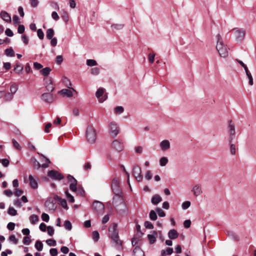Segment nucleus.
<instances>
[{
    "label": "nucleus",
    "instance_id": "41",
    "mask_svg": "<svg viewBox=\"0 0 256 256\" xmlns=\"http://www.w3.org/2000/svg\"><path fill=\"white\" fill-rule=\"evenodd\" d=\"M65 228L68 230H70L72 228L71 222L69 220H66L64 224Z\"/></svg>",
    "mask_w": 256,
    "mask_h": 256
},
{
    "label": "nucleus",
    "instance_id": "36",
    "mask_svg": "<svg viewBox=\"0 0 256 256\" xmlns=\"http://www.w3.org/2000/svg\"><path fill=\"white\" fill-rule=\"evenodd\" d=\"M67 178L70 184H77V180L72 176L68 174Z\"/></svg>",
    "mask_w": 256,
    "mask_h": 256
},
{
    "label": "nucleus",
    "instance_id": "23",
    "mask_svg": "<svg viewBox=\"0 0 256 256\" xmlns=\"http://www.w3.org/2000/svg\"><path fill=\"white\" fill-rule=\"evenodd\" d=\"M134 256H144V253L138 246L135 247L133 250Z\"/></svg>",
    "mask_w": 256,
    "mask_h": 256
},
{
    "label": "nucleus",
    "instance_id": "37",
    "mask_svg": "<svg viewBox=\"0 0 256 256\" xmlns=\"http://www.w3.org/2000/svg\"><path fill=\"white\" fill-rule=\"evenodd\" d=\"M65 194L66 196V198H68V200L70 202H74V198L68 192V190H66L65 192Z\"/></svg>",
    "mask_w": 256,
    "mask_h": 256
},
{
    "label": "nucleus",
    "instance_id": "59",
    "mask_svg": "<svg viewBox=\"0 0 256 256\" xmlns=\"http://www.w3.org/2000/svg\"><path fill=\"white\" fill-rule=\"evenodd\" d=\"M25 28L24 26L22 24H20L18 26V32L19 34H23L24 32Z\"/></svg>",
    "mask_w": 256,
    "mask_h": 256
},
{
    "label": "nucleus",
    "instance_id": "48",
    "mask_svg": "<svg viewBox=\"0 0 256 256\" xmlns=\"http://www.w3.org/2000/svg\"><path fill=\"white\" fill-rule=\"evenodd\" d=\"M46 242L50 246H54L56 244V241L53 239H48L46 240Z\"/></svg>",
    "mask_w": 256,
    "mask_h": 256
},
{
    "label": "nucleus",
    "instance_id": "34",
    "mask_svg": "<svg viewBox=\"0 0 256 256\" xmlns=\"http://www.w3.org/2000/svg\"><path fill=\"white\" fill-rule=\"evenodd\" d=\"M35 248L38 251H42L43 248L42 243L40 241H36L35 244Z\"/></svg>",
    "mask_w": 256,
    "mask_h": 256
},
{
    "label": "nucleus",
    "instance_id": "6",
    "mask_svg": "<svg viewBox=\"0 0 256 256\" xmlns=\"http://www.w3.org/2000/svg\"><path fill=\"white\" fill-rule=\"evenodd\" d=\"M234 38L236 42H241L244 38L246 34L245 30L242 28H234L232 30Z\"/></svg>",
    "mask_w": 256,
    "mask_h": 256
},
{
    "label": "nucleus",
    "instance_id": "28",
    "mask_svg": "<svg viewBox=\"0 0 256 256\" xmlns=\"http://www.w3.org/2000/svg\"><path fill=\"white\" fill-rule=\"evenodd\" d=\"M56 198L60 200V204H61V206H62V207L64 208H65V209H67L68 208V205H67V202H66V200L64 199H62L60 198H59L58 196H56Z\"/></svg>",
    "mask_w": 256,
    "mask_h": 256
},
{
    "label": "nucleus",
    "instance_id": "54",
    "mask_svg": "<svg viewBox=\"0 0 256 256\" xmlns=\"http://www.w3.org/2000/svg\"><path fill=\"white\" fill-rule=\"evenodd\" d=\"M100 72V69L98 68L95 67L91 69V74L94 75H98Z\"/></svg>",
    "mask_w": 256,
    "mask_h": 256
},
{
    "label": "nucleus",
    "instance_id": "3",
    "mask_svg": "<svg viewBox=\"0 0 256 256\" xmlns=\"http://www.w3.org/2000/svg\"><path fill=\"white\" fill-rule=\"evenodd\" d=\"M86 137L90 144H94L96 142V130L92 126H88L86 128Z\"/></svg>",
    "mask_w": 256,
    "mask_h": 256
},
{
    "label": "nucleus",
    "instance_id": "44",
    "mask_svg": "<svg viewBox=\"0 0 256 256\" xmlns=\"http://www.w3.org/2000/svg\"><path fill=\"white\" fill-rule=\"evenodd\" d=\"M150 218L152 220H156L157 219V215L156 212L152 210L150 213Z\"/></svg>",
    "mask_w": 256,
    "mask_h": 256
},
{
    "label": "nucleus",
    "instance_id": "43",
    "mask_svg": "<svg viewBox=\"0 0 256 256\" xmlns=\"http://www.w3.org/2000/svg\"><path fill=\"white\" fill-rule=\"evenodd\" d=\"M86 64L90 66H95L97 64V62L94 60L88 59L86 60Z\"/></svg>",
    "mask_w": 256,
    "mask_h": 256
},
{
    "label": "nucleus",
    "instance_id": "39",
    "mask_svg": "<svg viewBox=\"0 0 256 256\" xmlns=\"http://www.w3.org/2000/svg\"><path fill=\"white\" fill-rule=\"evenodd\" d=\"M168 162V159L166 157H162L160 160V164L162 166H165Z\"/></svg>",
    "mask_w": 256,
    "mask_h": 256
},
{
    "label": "nucleus",
    "instance_id": "57",
    "mask_svg": "<svg viewBox=\"0 0 256 256\" xmlns=\"http://www.w3.org/2000/svg\"><path fill=\"white\" fill-rule=\"evenodd\" d=\"M63 61V58L62 56L59 55L56 56V62L58 64H60Z\"/></svg>",
    "mask_w": 256,
    "mask_h": 256
},
{
    "label": "nucleus",
    "instance_id": "42",
    "mask_svg": "<svg viewBox=\"0 0 256 256\" xmlns=\"http://www.w3.org/2000/svg\"><path fill=\"white\" fill-rule=\"evenodd\" d=\"M12 143L13 146L15 148H16L18 150H21L22 147L20 146L18 142L15 139L13 138L12 140Z\"/></svg>",
    "mask_w": 256,
    "mask_h": 256
},
{
    "label": "nucleus",
    "instance_id": "56",
    "mask_svg": "<svg viewBox=\"0 0 256 256\" xmlns=\"http://www.w3.org/2000/svg\"><path fill=\"white\" fill-rule=\"evenodd\" d=\"M43 67L42 65L38 62H34V68L35 70H39Z\"/></svg>",
    "mask_w": 256,
    "mask_h": 256
},
{
    "label": "nucleus",
    "instance_id": "7",
    "mask_svg": "<svg viewBox=\"0 0 256 256\" xmlns=\"http://www.w3.org/2000/svg\"><path fill=\"white\" fill-rule=\"evenodd\" d=\"M92 208L95 213L102 214L104 212V206L102 202L95 200L92 204Z\"/></svg>",
    "mask_w": 256,
    "mask_h": 256
},
{
    "label": "nucleus",
    "instance_id": "25",
    "mask_svg": "<svg viewBox=\"0 0 256 256\" xmlns=\"http://www.w3.org/2000/svg\"><path fill=\"white\" fill-rule=\"evenodd\" d=\"M54 34V30L52 28H48L46 32V37L48 40H50L53 38Z\"/></svg>",
    "mask_w": 256,
    "mask_h": 256
},
{
    "label": "nucleus",
    "instance_id": "40",
    "mask_svg": "<svg viewBox=\"0 0 256 256\" xmlns=\"http://www.w3.org/2000/svg\"><path fill=\"white\" fill-rule=\"evenodd\" d=\"M124 111V108L122 106H118L114 108V112L116 114H121Z\"/></svg>",
    "mask_w": 256,
    "mask_h": 256
},
{
    "label": "nucleus",
    "instance_id": "24",
    "mask_svg": "<svg viewBox=\"0 0 256 256\" xmlns=\"http://www.w3.org/2000/svg\"><path fill=\"white\" fill-rule=\"evenodd\" d=\"M157 235V232L155 231H153L152 232V234H148V238L150 241V244H154L156 240V236Z\"/></svg>",
    "mask_w": 256,
    "mask_h": 256
},
{
    "label": "nucleus",
    "instance_id": "20",
    "mask_svg": "<svg viewBox=\"0 0 256 256\" xmlns=\"http://www.w3.org/2000/svg\"><path fill=\"white\" fill-rule=\"evenodd\" d=\"M48 92H52L54 88V84L53 81H46L44 84Z\"/></svg>",
    "mask_w": 256,
    "mask_h": 256
},
{
    "label": "nucleus",
    "instance_id": "29",
    "mask_svg": "<svg viewBox=\"0 0 256 256\" xmlns=\"http://www.w3.org/2000/svg\"><path fill=\"white\" fill-rule=\"evenodd\" d=\"M228 236L232 238V240H234L235 241H238L239 240V237L238 236L234 233V232H228Z\"/></svg>",
    "mask_w": 256,
    "mask_h": 256
},
{
    "label": "nucleus",
    "instance_id": "63",
    "mask_svg": "<svg viewBox=\"0 0 256 256\" xmlns=\"http://www.w3.org/2000/svg\"><path fill=\"white\" fill-rule=\"evenodd\" d=\"M33 166L35 168H39L42 166V165L40 162L36 159L33 162Z\"/></svg>",
    "mask_w": 256,
    "mask_h": 256
},
{
    "label": "nucleus",
    "instance_id": "47",
    "mask_svg": "<svg viewBox=\"0 0 256 256\" xmlns=\"http://www.w3.org/2000/svg\"><path fill=\"white\" fill-rule=\"evenodd\" d=\"M62 18L65 22H67L69 19L68 13L64 11L62 14Z\"/></svg>",
    "mask_w": 256,
    "mask_h": 256
},
{
    "label": "nucleus",
    "instance_id": "19",
    "mask_svg": "<svg viewBox=\"0 0 256 256\" xmlns=\"http://www.w3.org/2000/svg\"><path fill=\"white\" fill-rule=\"evenodd\" d=\"M0 15L2 19L8 22H10L12 21L10 15L6 11H2Z\"/></svg>",
    "mask_w": 256,
    "mask_h": 256
},
{
    "label": "nucleus",
    "instance_id": "1",
    "mask_svg": "<svg viewBox=\"0 0 256 256\" xmlns=\"http://www.w3.org/2000/svg\"><path fill=\"white\" fill-rule=\"evenodd\" d=\"M117 228V224L113 223L112 225L109 227L108 230L110 233V236L112 243L114 244V246L117 249H120L122 246V242L119 238Z\"/></svg>",
    "mask_w": 256,
    "mask_h": 256
},
{
    "label": "nucleus",
    "instance_id": "46",
    "mask_svg": "<svg viewBox=\"0 0 256 256\" xmlns=\"http://www.w3.org/2000/svg\"><path fill=\"white\" fill-rule=\"evenodd\" d=\"M8 214L12 216H16L17 214V211L13 208L10 207L8 210Z\"/></svg>",
    "mask_w": 256,
    "mask_h": 256
},
{
    "label": "nucleus",
    "instance_id": "26",
    "mask_svg": "<svg viewBox=\"0 0 256 256\" xmlns=\"http://www.w3.org/2000/svg\"><path fill=\"white\" fill-rule=\"evenodd\" d=\"M24 69V67L22 64L20 63H17L14 69V70L18 73L20 74Z\"/></svg>",
    "mask_w": 256,
    "mask_h": 256
},
{
    "label": "nucleus",
    "instance_id": "45",
    "mask_svg": "<svg viewBox=\"0 0 256 256\" xmlns=\"http://www.w3.org/2000/svg\"><path fill=\"white\" fill-rule=\"evenodd\" d=\"M173 252V249L172 248H168L166 249V251L162 250V256H165V253H166L167 254L170 255Z\"/></svg>",
    "mask_w": 256,
    "mask_h": 256
},
{
    "label": "nucleus",
    "instance_id": "12",
    "mask_svg": "<svg viewBox=\"0 0 256 256\" xmlns=\"http://www.w3.org/2000/svg\"><path fill=\"white\" fill-rule=\"evenodd\" d=\"M48 176L56 180H60L64 178V176L60 173L54 170H50L48 172Z\"/></svg>",
    "mask_w": 256,
    "mask_h": 256
},
{
    "label": "nucleus",
    "instance_id": "27",
    "mask_svg": "<svg viewBox=\"0 0 256 256\" xmlns=\"http://www.w3.org/2000/svg\"><path fill=\"white\" fill-rule=\"evenodd\" d=\"M51 70V68L49 67H46L40 70V73L44 76H48L50 74Z\"/></svg>",
    "mask_w": 256,
    "mask_h": 256
},
{
    "label": "nucleus",
    "instance_id": "4",
    "mask_svg": "<svg viewBox=\"0 0 256 256\" xmlns=\"http://www.w3.org/2000/svg\"><path fill=\"white\" fill-rule=\"evenodd\" d=\"M111 188L113 192L119 196L122 194V190L120 186V180L117 178H114L112 181Z\"/></svg>",
    "mask_w": 256,
    "mask_h": 256
},
{
    "label": "nucleus",
    "instance_id": "61",
    "mask_svg": "<svg viewBox=\"0 0 256 256\" xmlns=\"http://www.w3.org/2000/svg\"><path fill=\"white\" fill-rule=\"evenodd\" d=\"M13 98V94L8 93L5 95L4 98L7 101L11 100Z\"/></svg>",
    "mask_w": 256,
    "mask_h": 256
},
{
    "label": "nucleus",
    "instance_id": "58",
    "mask_svg": "<svg viewBox=\"0 0 256 256\" xmlns=\"http://www.w3.org/2000/svg\"><path fill=\"white\" fill-rule=\"evenodd\" d=\"M144 226L146 228H148V229H152L154 228V226L153 224L150 222L148 221H146L144 222Z\"/></svg>",
    "mask_w": 256,
    "mask_h": 256
},
{
    "label": "nucleus",
    "instance_id": "31",
    "mask_svg": "<svg viewBox=\"0 0 256 256\" xmlns=\"http://www.w3.org/2000/svg\"><path fill=\"white\" fill-rule=\"evenodd\" d=\"M122 24H114L111 26L113 31L122 30L124 28Z\"/></svg>",
    "mask_w": 256,
    "mask_h": 256
},
{
    "label": "nucleus",
    "instance_id": "17",
    "mask_svg": "<svg viewBox=\"0 0 256 256\" xmlns=\"http://www.w3.org/2000/svg\"><path fill=\"white\" fill-rule=\"evenodd\" d=\"M45 206L50 210H54L56 208L55 202L52 200H48L45 202Z\"/></svg>",
    "mask_w": 256,
    "mask_h": 256
},
{
    "label": "nucleus",
    "instance_id": "2",
    "mask_svg": "<svg viewBox=\"0 0 256 256\" xmlns=\"http://www.w3.org/2000/svg\"><path fill=\"white\" fill-rule=\"evenodd\" d=\"M217 44L216 46V50L219 53L220 56L222 58H226L228 56V48L226 45L223 43L222 36L220 34L216 36Z\"/></svg>",
    "mask_w": 256,
    "mask_h": 256
},
{
    "label": "nucleus",
    "instance_id": "15",
    "mask_svg": "<svg viewBox=\"0 0 256 256\" xmlns=\"http://www.w3.org/2000/svg\"><path fill=\"white\" fill-rule=\"evenodd\" d=\"M42 100L45 102L51 103L54 100V96L52 94L50 93H44L42 95Z\"/></svg>",
    "mask_w": 256,
    "mask_h": 256
},
{
    "label": "nucleus",
    "instance_id": "21",
    "mask_svg": "<svg viewBox=\"0 0 256 256\" xmlns=\"http://www.w3.org/2000/svg\"><path fill=\"white\" fill-rule=\"evenodd\" d=\"M178 236V234L174 229L170 230L168 232V236L170 239H176Z\"/></svg>",
    "mask_w": 256,
    "mask_h": 256
},
{
    "label": "nucleus",
    "instance_id": "13",
    "mask_svg": "<svg viewBox=\"0 0 256 256\" xmlns=\"http://www.w3.org/2000/svg\"><path fill=\"white\" fill-rule=\"evenodd\" d=\"M72 91L76 93V92L74 88H71V89H62V90L59 92V94H60L64 96L70 98L72 97L73 95Z\"/></svg>",
    "mask_w": 256,
    "mask_h": 256
},
{
    "label": "nucleus",
    "instance_id": "33",
    "mask_svg": "<svg viewBox=\"0 0 256 256\" xmlns=\"http://www.w3.org/2000/svg\"><path fill=\"white\" fill-rule=\"evenodd\" d=\"M38 220V218L36 215L32 214L30 217V221L32 224H36Z\"/></svg>",
    "mask_w": 256,
    "mask_h": 256
},
{
    "label": "nucleus",
    "instance_id": "5",
    "mask_svg": "<svg viewBox=\"0 0 256 256\" xmlns=\"http://www.w3.org/2000/svg\"><path fill=\"white\" fill-rule=\"evenodd\" d=\"M228 133L229 134L228 142H232L236 135V126L234 123L230 120L228 124Z\"/></svg>",
    "mask_w": 256,
    "mask_h": 256
},
{
    "label": "nucleus",
    "instance_id": "32",
    "mask_svg": "<svg viewBox=\"0 0 256 256\" xmlns=\"http://www.w3.org/2000/svg\"><path fill=\"white\" fill-rule=\"evenodd\" d=\"M40 156L44 160V162L42 165V166L44 168H46L48 166V164L50 163V160L46 158L43 154H41Z\"/></svg>",
    "mask_w": 256,
    "mask_h": 256
},
{
    "label": "nucleus",
    "instance_id": "11",
    "mask_svg": "<svg viewBox=\"0 0 256 256\" xmlns=\"http://www.w3.org/2000/svg\"><path fill=\"white\" fill-rule=\"evenodd\" d=\"M112 148L118 152L122 151L124 148V145L122 142L116 140H114L112 144Z\"/></svg>",
    "mask_w": 256,
    "mask_h": 256
},
{
    "label": "nucleus",
    "instance_id": "64",
    "mask_svg": "<svg viewBox=\"0 0 256 256\" xmlns=\"http://www.w3.org/2000/svg\"><path fill=\"white\" fill-rule=\"evenodd\" d=\"M15 226V224L14 222H10L7 225V228L10 230H14Z\"/></svg>",
    "mask_w": 256,
    "mask_h": 256
},
{
    "label": "nucleus",
    "instance_id": "35",
    "mask_svg": "<svg viewBox=\"0 0 256 256\" xmlns=\"http://www.w3.org/2000/svg\"><path fill=\"white\" fill-rule=\"evenodd\" d=\"M18 88V84H16V83L12 84L10 86V90L11 93H12L13 94H15L17 91Z\"/></svg>",
    "mask_w": 256,
    "mask_h": 256
},
{
    "label": "nucleus",
    "instance_id": "16",
    "mask_svg": "<svg viewBox=\"0 0 256 256\" xmlns=\"http://www.w3.org/2000/svg\"><path fill=\"white\" fill-rule=\"evenodd\" d=\"M170 142L168 140H162L160 144V149L162 151H165L170 148Z\"/></svg>",
    "mask_w": 256,
    "mask_h": 256
},
{
    "label": "nucleus",
    "instance_id": "53",
    "mask_svg": "<svg viewBox=\"0 0 256 256\" xmlns=\"http://www.w3.org/2000/svg\"><path fill=\"white\" fill-rule=\"evenodd\" d=\"M31 242L30 238L29 236H24L23 239V243L26 245H29Z\"/></svg>",
    "mask_w": 256,
    "mask_h": 256
},
{
    "label": "nucleus",
    "instance_id": "55",
    "mask_svg": "<svg viewBox=\"0 0 256 256\" xmlns=\"http://www.w3.org/2000/svg\"><path fill=\"white\" fill-rule=\"evenodd\" d=\"M47 231H48V234L50 236H53V234H54V230L53 227H52L51 226H48L47 227Z\"/></svg>",
    "mask_w": 256,
    "mask_h": 256
},
{
    "label": "nucleus",
    "instance_id": "14",
    "mask_svg": "<svg viewBox=\"0 0 256 256\" xmlns=\"http://www.w3.org/2000/svg\"><path fill=\"white\" fill-rule=\"evenodd\" d=\"M192 192L194 196H198L202 193V186L200 184H196L194 185L192 190Z\"/></svg>",
    "mask_w": 256,
    "mask_h": 256
},
{
    "label": "nucleus",
    "instance_id": "60",
    "mask_svg": "<svg viewBox=\"0 0 256 256\" xmlns=\"http://www.w3.org/2000/svg\"><path fill=\"white\" fill-rule=\"evenodd\" d=\"M42 220H44L46 222H48L49 220L50 217L48 214H46V213H43L42 214Z\"/></svg>",
    "mask_w": 256,
    "mask_h": 256
},
{
    "label": "nucleus",
    "instance_id": "10",
    "mask_svg": "<svg viewBox=\"0 0 256 256\" xmlns=\"http://www.w3.org/2000/svg\"><path fill=\"white\" fill-rule=\"evenodd\" d=\"M110 134L112 136H116L119 132V128L118 124L115 122H111L109 124Z\"/></svg>",
    "mask_w": 256,
    "mask_h": 256
},
{
    "label": "nucleus",
    "instance_id": "22",
    "mask_svg": "<svg viewBox=\"0 0 256 256\" xmlns=\"http://www.w3.org/2000/svg\"><path fill=\"white\" fill-rule=\"evenodd\" d=\"M162 200V198L158 194H154L152 198V203L154 204H157Z\"/></svg>",
    "mask_w": 256,
    "mask_h": 256
},
{
    "label": "nucleus",
    "instance_id": "51",
    "mask_svg": "<svg viewBox=\"0 0 256 256\" xmlns=\"http://www.w3.org/2000/svg\"><path fill=\"white\" fill-rule=\"evenodd\" d=\"M156 210L160 216L164 217L166 216L165 212L161 208H157Z\"/></svg>",
    "mask_w": 256,
    "mask_h": 256
},
{
    "label": "nucleus",
    "instance_id": "8",
    "mask_svg": "<svg viewBox=\"0 0 256 256\" xmlns=\"http://www.w3.org/2000/svg\"><path fill=\"white\" fill-rule=\"evenodd\" d=\"M96 96L98 102L100 103L104 102L108 98L107 93L106 92V90L104 88H99L96 93Z\"/></svg>",
    "mask_w": 256,
    "mask_h": 256
},
{
    "label": "nucleus",
    "instance_id": "49",
    "mask_svg": "<svg viewBox=\"0 0 256 256\" xmlns=\"http://www.w3.org/2000/svg\"><path fill=\"white\" fill-rule=\"evenodd\" d=\"M190 206V201H186L182 204V207L183 210L188 208Z\"/></svg>",
    "mask_w": 256,
    "mask_h": 256
},
{
    "label": "nucleus",
    "instance_id": "30",
    "mask_svg": "<svg viewBox=\"0 0 256 256\" xmlns=\"http://www.w3.org/2000/svg\"><path fill=\"white\" fill-rule=\"evenodd\" d=\"M229 144L230 154L232 155H234L236 153V144H232V142Z\"/></svg>",
    "mask_w": 256,
    "mask_h": 256
},
{
    "label": "nucleus",
    "instance_id": "50",
    "mask_svg": "<svg viewBox=\"0 0 256 256\" xmlns=\"http://www.w3.org/2000/svg\"><path fill=\"white\" fill-rule=\"evenodd\" d=\"M38 36L40 40H43L44 38V33L42 29H38L37 30Z\"/></svg>",
    "mask_w": 256,
    "mask_h": 256
},
{
    "label": "nucleus",
    "instance_id": "52",
    "mask_svg": "<svg viewBox=\"0 0 256 256\" xmlns=\"http://www.w3.org/2000/svg\"><path fill=\"white\" fill-rule=\"evenodd\" d=\"M100 235L97 231H94L92 232V238L96 242L98 241L99 239Z\"/></svg>",
    "mask_w": 256,
    "mask_h": 256
},
{
    "label": "nucleus",
    "instance_id": "62",
    "mask_svg": "<svg viewBox=\"0 0 256 256\" xmlns=\"http://www.w3.org/2000/svg\"><path fill=\"white\" fill-rule=\"evenodd\" d=\"M50 253L52 256H56L58 254V250L56 248H51L50 250Z\"/></svg>",
    "mask_w": 256,
    "mask_h": 256
},
{
    "label": "nucleus",
    "instance_id": "18",
    "mask_svg": "<svg viewBox=\"0 0 256 256\" xmlns=\"http://www.w3.org/2000/svg\"><path fill=\"white\" fill-rule=\"evenodd\" d=\"M30 180V185L32 188L36 189L38 188V185L37 180L34 178L32 175H30L28 176Z\"/></svg>",
    "mask_w": 256,
    "mask_h": 256
},
{
    "label": "nucleus",
    "instance_id": "9",
    "mask_svg": "<svg viewBox=\"0 0 256 256\" xmlns=\"http://www.w3.org/2000/svg\"><path fill=\"white\" fill-rule=\"evenodd\" d=\"M132 175L138 182H142L143 176L142 175L141 168L138 165L134 166L132 168Z\"/></svg>",
    "mask_w": 256,
    "mask_h": 256
},
{
    "label": "nucleus",
    "instance_id": "38",
    "mask_svg": "<svg viewBox=\"0 0 256 256\" xmlns=\"http://www.w3.org/2000/svg\"><path fill=\"white\" fill-rule=\"evenodd\" d=\"M5 54L8 56H14V52L12 48H6L5 50Z\"/></svg>",
    "mask_w": 256,
    "mask_h": 256
}]
</instances>
